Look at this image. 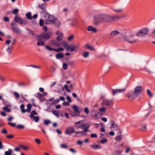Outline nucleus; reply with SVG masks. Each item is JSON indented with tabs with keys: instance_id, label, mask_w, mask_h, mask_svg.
<instances>
[{
	"instance_id": "58836bf2",
	"label": "nucleus",
	"mask_w": 155,
	"mask_h": 155,
	"mask_svg": "<svg viewBox=\"0 0 155 155\" xmlns=\"http://www.w3.org/2000/svg\"><path fill=\"white\" fill-rule=\"evenodd\" d=\"M45 48L47 50L50 51H55V48H51L48 45H46L45 46Z\"/></svg>"
},
{
	"instance_id": "4c0bfd02",
	"label": "nucleus",
	"mask_w": 155,
	"mask_h": 155,
	"mask_svg": "<svg viewBox=\"0 0 155 155\" xmlns=\"http://www.w3.org/2000/svg\"><path fill=\"white\" fill-rule=\"evenodd\" d=\"M90 124L89 123H87L85 124L84 123L83 129L84 128H90Z\"/></svg>"
},
{
	"instance_id": "9d476101",
	"label": "nucleus",
	"mask_w": 155,
	"mask_h": 155,
	"mask_svg": "<svg viewBox=\"0 0 155 155\" xmlns=\"http://www.w3.org/2000/svg\"><path fill=\"white\" fill-rule=\"evenodd\" d=\"M75 131L74 129V127H70L68 128L65 130L64 133L65 134L67 135H69L73 133H75Z\"/></svg>"
},
{
	"instance_id": "09e8293b",
	"label": "nucleus",
	"mask_w": 155,
	"mask_h": 155,
	"mask_svg": "<svg viewBox=\"0 0 155 155\" xmlns=\"http://www.w3.org/2000/svg\"><path fill=\"white\" fill-rule=\"evenodd\" d=\"M51 123V122L50 120H45L44 121V124L47 125H48V124H50Z\"/></svg>"
},
{
	"instance_id": "2eb2a0df",
	"label": "nucleus",
	"mask_w": 155,
	"mask_h": 155,
	"mask_svg": "<svg viewBox=\"0 0 155 155\" xmlns=\"http://www.w3.org/2000/svg\"><path fill=\"white\" fill-rule=\"evenodd\" d=\"M120 34V32L117 30H114L110 33L109 38H112L117 36Z\"/></svg>"
},
{
	"instance_id": "4d7b16f0",
	"label": "nucleus",
	"mask_w": 155,
	"mask_h": 155,
	"mask_svg": "<svg viewBox=\"0 0 155 155\" xmlns=\"http://www.w3.org/2000/svg\"><path fill=\"white\" fill-rule=\"evenodd\" d=\"M18 11V9H15L13 11L12 13L14 14L17 15Z\"/></svg>"
},
{
	"instance_id": "f704fd0d",
	"label": "nucleus",
	"mask_w": 155,
	"mask_h": 155,
	"mask_svg": "<svg viewBox=\"0 0 155 155\" xmlns=\"http://www.w3.org/2000/svg\"><path fill=\"white\" fill-rule=\"evenodd\" d=\"M89 55V53L88 52H83V56L84 58L88 57Z\"/></svg>"
},
{
	"instance_id": "338daca9",
	"label": "nucleus",
	"mask_w": 155,
	"mask_h": 155,
	"mask_svg": "<svg viewBox=\"0 0 155 155\" xmlns=\"http://www.w3.org/2000/svg\"><path fill=\"white\" fill-rule=\"evenodd\" d=\"M63 105L64 106H68L69 105V103L68 102L64 101L63 103Z\"/></svg>"
},
{
	"instance_id": "39448f33",
	"label": "nucleus",
	"mask_w": 155,
	"mask_h": 155,
	"mask_svg": "<svg viewBox=\"0 0 155 155\" xmlns=\"http://www.w3.org/2000/svg\"><path fill=\"white\" fill-rule=\"evenodd\" d=\"M102 104L104 106L106 107L107 108H110L113 104V101L112 100H104L102 103Z\"/></svg>"
},
{
	"instance_id": "864d4df0",
	"label": "nucleus",
	"mask_w": 155,
	"mask_h": 155,
	"mask_svg": "<svg viewBox=\"0 0 155 155\" xmlns=\"http://www.w3.org/2000/svg\"><path fill=\"white\" fill-rule=\"evenodd\" d=\"M16 127L17 128L19 129H22L24 128V126L21 124H20L17 125L16 126Z\"/></svg>"
},
{
	"instance_id": "bf43d9fd",
	"label": "nucleus",
	"mask_w": 155,
	"mask_h": 155,
	"mask_svg": "<svg viewBox=\"0 0 155 155\" xmlns=\"http://www.w3.org/2000/svg\"><path fill=\"white\" fill-rule=\"evenodd\" d=\"M12 47H9L7 49L6 51L9 54H10L11 53L12 51Z\"/></svg>"
},
{
	"instance_id": "13d9d810",
	"label": "nucleus",
	"mask_w": 155,
	"mask_h": 155,
	"mask_svg": "<svg viewBox=\"0 0 155 155\" xmlns=\"http://www.w3.org/2000/svg\"><path fill=\"white\" fill-rule=\"evenodd\" d=\"M107 142V140L106 139H103L101 141V143L102 144H104L105 143H106Z\"/></svg>"
},
{
	"instance_id": "c9c22d12",
	"label": "nucleus",
	"mask_w": 155,
	"mask_h": 155,
	"mask_svg": "<svg viewBox=\"0 0 155 155\" xmlns=\"http://www.w3.org/2000/svg\"><path fill=\"white\" fill-rule=\"evenodd\" d=\"M19 146L20 148L25 150H28L29 149L28 147L23 145H20Z\"/></svg>"
},
{
	"instance_id": "a18cd8bd",
	"label": "nucleus",
	"mask_w": 155,
	"mask_h": 155,
	"mask_svg": "<svg viewBox=\"0 0 155 155\" xmlns=\"http://www.w3.org/2000/svg\"><path fill=\"white\" fill-rule=\"evenodd\" d=\"M72 107L73 108L74 111L78 112V113H79L78 110V109L77 107L75 105H73L72 106Z\"/></svg>"
},
{
	"instance_id": "c756f323",
	"label": "nucleus",
	"mask_w": 155,
	"mask_h": 155,
	"mask_svg": "<svg viewBox=\"0 0 155 155\" xmlns=\"http://www.w3.org/2000/svg\"><path fill=\"white\" fill-rule=\"evenodd\" d=\"M8 106L9 105H5V106L3 108V110L8 112H10L11 110L8 108Z\"/></svg>"
},
{
	"instance_id": "5701e85b",
	"label": "nucleus",
	"mask_w": 155,
	"mask_h": 155,
	"mask_svg": "<svg viewBox=\"0 0 155 155\" xmlns=\"http://www.w3.org/2000/svg\"><path fill=\"white\" fill-rule=\"evenodd\" d=\"M11 28L16 33H20V30L18 27L14 26H12Z\"/></svg>"
},
{
	"instance_id": "3c124183",
	"label": "nucleus",
	"mask_w": 155,
	"mask_h": 155,
	"mask_svg": "<svg viewBox=\"0 0 155 155\" xmlns=\"http://www.w3.org/2000/svg\"><path fill=\"white\" fill-rule=\"evenodd\" d=\"M106 108H107L105 107L101 108L99 109V110L101 112H104L105 111Z\"/></svg>"
},
{
	"instance_id": "7ed1b4c3",
	"label": "nucleus",
	"mask_w": 155,
	"mask_h": 155,
	"mask_svg": "<svg viewBox=\"0 0 155 155\" xmlns=\"http://www.w3.org/2000/svg\"><path fill=\"white\" fill-rule=\"evenodd\" d=\"M123 38L124 40L130 43H135L137 41V39L135 38L133 35H130L129 37L124 36Z\"/></svg>"
},
{
	"instance_id": "79ce46f5",
	"label": "nucleus",
	"mask_w": 155,
	"mask_h": 155,
	"mask_svg": "<svg viewBox=\"0 0 155 155\" xmlns=\"http://www.w3.org/2000/svg\"><path fill=\"white\" fill-rule=\"evenodd\" d=\"M20 107L21 109V111L22 113H25L26 111L24 109L25 107V106L24 104H21L20 106Z\"/></svg>"
},
{
	"instance_id": "6e6d98bb",
	"label": "nucleus",
	"mask_w": 155,
	"mask_h": 155,
	"mask_svg": "<svg viewBox=\"0 0 155 155\" xmlns=\"http://www.w3.org/2000/svg\"><path fill=\"white\" fill-rule=\"evenodd\" d=\"M64 87L66 90V91L68 92H71V91L68 89V85L67 84H65L64 86Z\"/></svg>"
},
{
	"instance_id": "0e129e2a",
	"label": "nucleus",
	"mask_w": 155,
	"mask_h": 155,
	"mask_svg": "<svg viewBox=\"0 0 155 155\" xmlns=\"http://www.w3.org/2000/svg\"><path fill=\"white\" fill-rule=\"evenodd\" d=\"M35 141L36 143L38 144H39L41 143V140L38 139H35Z\"/></svg>"
},
{
	"instance_id": "5fc2aeb1",
	"label": "nucleus",
	"mask_w": 155,
	"mask_h": 155,
	"mask_svg": "<svg viewBox=\"0 0 155 155\" xmlns=\"http://www.w3.org/2000/svg\"><path fill=\"white\" fill-rule=\"evenodd\" d=\"M140 130L142 131H145L146 130V126H143L141 127L140 129Z\"/></svg>"
},
{
	"instance_id": "dca6fc26",
	"label": "nucleus",
	"mask_w": 155,
	"mask_h": 155,
	"mask_svg": "<svg viewBox=\"0 0 155 155\" xmlns=\"http://www.w3.org/2000/svg\"><path fill=\"white\" fill-rule=\"evenodd\" d=\"M75 124L76 127L77 128L83 129L84 123L83 121L80 120L78 122H75Z\"/></svg>"
},
{
	"instance_id": "c85d7f7f",
	"label": "nucleus",
	"mask_w": 155,
	"mask_h": 155,
	"mask_svg": "<svg viewBox=\"0 0 155 155\" xmlns=\"http://www.w3.org/2000/svg\"><path fill=\"white\" fill-rule=\"evenodd\" d=\"M26 16L27 18L29 20H31L33 18V17L31 15V13L30 12L27 13Z\"/></svg>"
},
{
	"instance_id": "4be33fe9",
	"label": "nucleus",
	"mask_w": 155,
	"mask_h": 155,
	"mask_svg": "<svg viewBox=\"0 0 155 155\" xmlns=\"http://www.w3.org/2000/svg\"><path fill=\"white\" fill-rule=\"evenodd\" d=\"M87 29L89 31H92L94 33L96 32L97 31V29L96 28H93L91 26H89L87 28Z\"/></svg>"
},
{
	"instance_id": "e2e57ef3",
	"label": "nucleus",
	"mask_w": 155,
	"mask_h": 155,
	"mask_svg": "<svg viewBox=\"0 0 155 155\" xmlns=\"http://www.w3.org/2000/svg\"><path fill=\"white\" fill-rule=\"evenodd\" d=\"M84 112L86 114H88L89 113V110H88V108L87 107H86L85 108L84 110Z\"/></svg>"
},
{
	"instance_id": "e433bc0d",
	"label": "nucleus",
	"mask_w": 155,
	"mask_h": 155,
	"mask_svg": "<svg viewBox=\"0 0 155 155\" xmlns=\"http://www.w3.org/2000/svg\"><path fill=\"white\" fill-rule=\"evenodd\" d=\"M12 150L11 149H8V151H6L5 152V155H11L12 153Z\"/></svg>"
},
{
	"instance_id": "cd10ccee",
	"label": "nucleus",
	"mask_w": 155,
	"mask_h": 155,
	"mask_svg": "<svg viewBox=\"0 0 155 155\" xmlns=\"http://www.w3.org/2000/svg\"><path fill=\"white\" fill-rule=\"evenodd\" d=\"M70 113L72 117L77 116L79 114V113H78L77 112L73 111H70Z\"/></svg>"
},
{
	"instance_id": "0eeeda50",
	"label": "nucleus",
	"mask_w": 155,
	"mask_h": 155,
	"mask_svg": "<svg viewBox=\"0 0 155 155\" xmlns=\"http://www.w3.org/2000/svg\"><path fill=\"white\" fill-rule=\"evenodd\" d=\"M79 47V45H70L67 46L66 49L68 51L76 52L78 49Z\"/></svg>"
},
{
	"instance_id": "1a4fd4ad",
	"label": "nucleus",
	"mask_w": 155,
	"mask_h": 155,
	"mask_svg": "<svg viewBox=\"0 0 155 155\" xmlns=\"http://www.w3.org/2000/svg\"><path fill=\"white\" fill-rule=\"evenodd\" d=\"M124 17L122 16H120L117 15L111 16L109 15V22L115 21Z\"/></svg>"
},
{
	"instance_id": "4468645a",
	"label": "nucleus",
	"mask_w": 155,
	"mask_h": 155,
	"mask_svg": "<svg viewBox=\"0 0 155 155\" xmlns=\"http://www.w3.org/2000/svg\"><path fill=\"white\" fill-rule=\"evenodd\" d=\"M126 88H124L122 89H113V95H114L118 93H124L126 90Z\"/></svg>"
},
{
	"instance_id": "052dcab7",
	"label": "nucleus",
	"mask_w": 155,
	"mask_h": 155,
	"mask_svg": "<svg viewBox=\"0 0 155 155\" xmlns=\"http://www.w3.org/2000/svg\"><path fill=\"white\" fill-rule=\"evenodd\" d=\"M26 29L29 31V33L31 35H34V32L33 31L27 28H26Z\"/></svg>"
},
{
	"instance_id": "c03bdc74",
	"label": "nucleus",
	"mask_w": 155,
	"mask_h": 155,
	"mask_svg": "<svg viewBox=\"0 0 155 155\" xmlns=\"http://www.w3.org/2000/svg\"><path fill=\"white\" fill-rule=\"evenodd\" d=\"M27 67H31L36 68H40L41 67L39 66H37L35 65L31 64L27 66Z\"/></svg>"
},
{
	"instance_id": "680f3d73",
	"label": "nucleus",
	"mask_w": 155,
	"mask_h": 155,
	"mask_svg": "<svg viewBox=\"0 0 155 155\" xmlns=\"http://www.w3.org/2000/svg\"><path fill=\"white\" fill-rule=\"evenodd\" d=\"M63 68L64 69L66 70L68 68V65L66 63H64L63 65Z\"/></svg>"
},
{
	"instance_id": "a211bd4d",
	"label": "nucleus",
	"mask_w": 155,
	"mask_h": 155,
	"mask_svg": "<svg viewBox=\"0 0 155 155\" xmlns=\"http://www.w3.org/2000/svg\"><path fill=\"white\" fill-rule=\"evenodd\" d=\"M50 43L51 44L56 47H59L61 45L60 43L55 40H51L50 41Z\"/></svg>"
},
{
	"instance_id": "37998d69",
	"label": "nucleus",
	"mask_w": 155,
	"mask_h": 155,
	"mask_svg": "<svg viewBox=\"0 0 155 155\" xmlns=\"http://www.w3.org/2000/svg\"><path fill=\"white\" fill-rule=\"evenodd\" d=\"M36 122H38L39 120V118L38 116H34L32 118Z\"/></svg>"
},
{
	"instance_id": "9b49d317",
	"label": "nucleus",
	"mask_w": 155,
	"mask_h": 155,
	"mask_svg": "<svg viewBox=\"0 0 155 155\" xmlns=\"http://www.w3.org/2000/svg\"><path fill=\"white\" fill-rule=\"evenodd\" d=\"M110 123L111 124V126L110 128L111 130L115 131L118 130L119 129V127L118 126L117 124L115 123L114 120H111Z\"/></svg>"
},
{
	"instance_id": "603ef678",
	"label": "nucleus",
	"mask_w": 155,
	"mask_h": 155,
	"mask_svg": "<svg viewBox=\"0 0 155 155\" xmlns=\"http://www.w3.org/2000/svg\"><path fill=\"white\" fill-rule=\"evenodd\" d=\"M13 94L16 98H19L20 97V95L18 93L16 92H14L13 93Z\"/></svg>"
},
{
	"instance_id": "8fccbe9b",
	"label": "nucleus",
	"mask_w": 155,
	"mask_h": 155,
	"mask_svg": "<svg viewBox=\"0 0 155 155\" xmlns=\"http://www.w3.org/2000/svg\"><path fill=\"white\" fill-rule=\"evenodd\" d=\"M147 93L148 95L150 97H152L153 96V94H151V91L149 89L147 90Z\"/></svg>"
},
{
	"instance_id": "ddd939ff",
	"label": "nucleus",
	"mask_w": 155,
	"mask_h": 155,
	"mask_svg": "<svg viewBox=\"0 0 155 155\" xmlns=\"http://www.w3.org/2000/svg\"><path fill=\"white\" fill-rule=\"evenodd\" d=\"M142 91V87L141 86H138L135 88L134 92L138 96L141 93Z\"/></svg>"
},
{
	"instance_id": "f3484780",
	"label": "nucleus",
	"mask_w": 155,
	"mask_h": 155,
	"mask_svg": "<svg viewBox=\"0 0 155 155\" xmlns=\"http://www.w3.org/2000/svg\"><path fill=\"white\" fill-rule=\"evenodd\" d=\"M55 34L58 35V36L57 37V39L58 41H60L62 40L63 38V34L60 31H58L56 32Z\"/></svg>"
},
{
	"instance_id": "b1692460",
	"label": "nucleus",
	"mask_w": 155,
	"mask_h": 155,
	"mask_svg": "<svg viewBox=\"0 0 155 155\" xmlns=\"http://www.w3.org/2000/svg\"><path fill=\"white\" fill-rule=\"evenodd\" d=\"M91 148L93 149H97L101 148V147L100 145L96 144H92L90 146Z\"/></svg>"
},
{
	"instance_id": "bb28decb",
	"label": "nucleus",
	"mask_w": 155,
	"mask_h": 155,
	"mask_svg": "<svg viewBox=\"0 0 155 155\" xmlns=\"http://www.w3.org/2000/svg\"><path fill=\"white\" fill-rule=\"evenodd\" d=\"M111 9L117 13H121L123 12V9L121 8H112Z\"/></svg>"
},
{
	"instance_id": "774afa93",
	"label": "nucleus",
	"mask_w": 155,
	"mask_h": 155,
	"mask_svg": "<svg viewBox=\"0 0 155 155\" xmlns=\"http://www.w3.org/2000/svg\"><path fill=\"white\" fill-rule=\"evenodd\" d=\"M73 35H71L68 38V39L69 41H70L73 39Z\"/></svg>"
},
{
	"instance_id": "20e7f679",
	"label": "nucleus",
	"mask_w": 155,
	"mask_h": 155,
	"mask_svg": "<svg viewBox=\"0 0 155 155\" xmlns=\"http://www.w3.org/2000/svg\"><path fill=\"white\" fill-rule=\"evenodd\" d=\"M149 32V29L148 28H144L140 29L137 34L136 35L138 37H142V36L147 35Z\"/></svg>"
},
{
	"instance_id": "f257e3e1",
	"label": "nucleus",
	"mask_w": 155,
	"mask_h": 155,
	"mask_svg": "<svg viewBox=\"0 0 155 155\" xmlns=\"http://www.w3.org/2000/svg\"><path fill=\"white\" fill-rule=\"evenodd\" d=\"M44 17L45 24H51L54 23V21L55 18L54 16L47 13L45 14Z\"/></svg>"
},
{
	"instance_id": "423d86ee",
	"label": "nucleus",
	"mask_w": 155,
	"mask_h": 155,
	"mask_svg": "<svg viewBox=\"0 0 155 155\" xmlns=\"http://www.w3.org/2000/svg\"><path fill=\"white\" fill-rule=\"evenodd\" d=\"M125 96L130 101H132L134 100L137 96L134 91H130V92L128 93L125 94Z\"/></svg>"
},
{
	"instance_id": "a19ab883",
	"label": "nucleus",
	"mask_w": 155,
	"mask_h": 155,
	"mask_svg": "<svg viewBox=\"0 0 155 155\" xmlns=\"http://www.w3.org/2000/svg\"><path fill=\"white\" fill-rule=\"evenodd\" d=\"M41 40L40 41H38L37 43V45H38V46H43L44 45H45V43L42 41H41Z\"/></svg>"
},
{
	"instance_id": "2f4dec72",
	"label": "nucleus",
	"mask_w": 155,
	"mask_h": 155,
	"mask_svg": "<svg viewBox=\"0 0 155 155\" xmlns=\"http://www.w3.org/2000/svg\"><path fill=\"white\" fill-rule=\"evenodd\" d=\"M27 109L25 110L27 112L29 113L31 111V105L30 104H28L27 105Z\"/></svg>"
},
{
	"instance_id": "69168bd1",
	"label": "nucleus",
	"mask_w": 155,
	"mask_h": 155,
	"mask_svg": "<svg viewBox=\"0 0 155 155\" xmlns=\"http://www.w3.org/2000/svg\"><path fill=\"white\" fill-rule=\"evenodd\" d=\"M90 136L91 138H97V135L95 134H92Z\"/></svg>"
},
{
	"instance_id": "72a5a7b5",
	"label": "nucleus",
	"mask_w": 155,
	"mask_h": 155,
	"mask_svg": "<svg viewBox=\"0 0 155 155\" xmlns=\"http://www.w3.org/2000/svg\"><path fill=\"white\" fill-rule=\"evenodd\" d=\"M85 48L88 49L91 51H93L94 49V48L93 47L89 45L88 44H87L85 45Z\"/></svg>"
},
{
	"instance_id": "49530a36",
	"label": "nucleus",
	"mask_w": 155,
	"mask_h": 155,
	"mask_svg": "<svg viewBox=\"0 0 155 155\" xmlns=\"http://www.w3.org/2000/svg\"><path fill=\"white\" fill-rule=\"evenodd\" d=\"M39 25L41 26H42L44 25V21L43 20L41 19L39 21Z\"/></svg>"
},
{
	"instance_id": "7c9ffc66",
	"label": "nucleus",
	"mask_w": 155,
	"mask_h": 155,
	"mask_svg": "<svg viewBox=\"0 0 155 155\" xmlns=\"http://www.w3.org/2000/svg\"><path fill=\"white\" fill-rule=\"evenodd\" d=\"M51 112L54 115L58 117H59V114L58 111L56 110H53Z\"/></svg>"
},
{
	"instance_id": "473e14b6",
	"label": "nucleus",
	"mask_w": 155,
	"mask_h": 155,
	"mask_svg": "<svg viewBox=\"0 0 155 155\" xmlns=\"http://www.w3.org/2000/svg\"><path fill=\"white\" fill-rule=\"evenodd\" d=\"M37 114V112L35 110H33L31 111V114L30 115V117L31 118L35 116H34V115H36Z\"/></svg>"
},
{
	"instance_id": "6e6552de",
	"label": "nucleus",
	"mask_w": 155,
	"mask_h": 155,
	"mask_svg": "<svg viewBox=\"0 0 155 155\" xmlns=\"http://www.w3.org/2000/svg\"><path fill=\"white\" fill-rule=\"evenodd\" d=\"M101 15H96L94 18V24L95 25H97L102 22L101 19Z\"/></svg>"
},
{
	"instance_id": "a878e982",
	"label": "nucleus",
	"mask_w": 155,
	"mask_h": 155,
	"mask_svg": "<svg viewBox=\"0 0 155 155\" xmlns=\"http://www.w3.org/2000/svg\"><path fill=\"white\" fill-rule=\"evenodd\" d=\"M64 57V55L63 53H60L59 54H57L56 55V58L57 59H59L61 58H62Z\"/></svg>"
},
{
	"instance_id": "f03ea898",
	"label": "nucleus",
	"mask_w": 155,
	"mask_h": 155,
	"mask_svg": "<svg viewBox=\"0 0 155 155\" xmlns=\"http://www.w3.org/2000/svg\"><path fill=\"white\" fill-rule=\"evenodd\" d=\"M53 34L52 32L43 33L38 36L37 40L40 41L43 39L45 40H48L51 38Z\"/></svg>"
},
{
	"instance_id": "393cba45",
	"label": "nucleus",
	"mask_w": 155,
	"mask_h": 155,
	"mask_svg": "<svg viewBox=\"0 0 155 155\" xmlns=\"http://www.w3.org/2000/svg\"><path fill=\"white\" fill-rule=\"evenodd\" d=\"M38 7L42 10L43 12H46V7L44 4H43L40 5H39Z\"/></svg>"
},
{
	"instance_id": "f8f14e48",
	"label": "nucleus",
	"mask_w": 155,
	"mask_h": 155,
	"mask_svg": "<svg viewBox=\"0 0 155 155\" xmlns=\"http://www.w3.org/2000/svg\"><path fill=\"white\" fill-rule=\"evenodd\" d=\"M100 15L101 18L102 20V23L109 22V15L103 14Z\"/></svg>"
},
{
	"instance_id": "de8ad7c7",
	"label": "nucleus",
	"mask_w": 155,
	"mask_h": 155,
	"mask_svg": "<svg viewBox=\"0 0 155 155\" xmlns=\"http://www.w3.org/2000/svg\"><path fill=\"white\" fill-rule=\"evenodd\" d=\"M64 50V49L62 48H59L57 49H55V51L59 52L60 51H62Z\"/></svg>"
},
{
	"instance_id": "412c9836",
	"label": "nucleus",
	"mask_w": 155,
	"mask_h": 155,
	"mask_svg": "<svg viewBox=\"0 0 155 155\" xmlns=\"http://www.w3.org/2000/svg\"><path fill=\"white\" fill-rule=\"evenodd\" d=\"M76 135L74 136H84L86 134H85L84 131H78L75 132Z\"/></svg>"
},
{
	"instance_id": "aec40b11",
	"label": "nucleus",
	"mask_w": 155,
	"mask_h": 155,
	"mask_svg": "<svg viewBox=\"0 0 155 155\" xmlns=\"http://www.w3.org/2000/svg\"><path fill=\"white\" fill-rule=\"evenodd\" d=\"M54 24L57 28H58L61 25V23L56 18H55L54 21Z\"/></svg>"
},
{
	"instance_id": "ea45409f",
	"label": "nucleus",
	"mask_w": 155,
	"mask_h": 155,
	"mask_svg": "<svg viewBox=\"0 0 155 155\" xmlns=\"http://www.w3.org/2000/svg\"><path fill=\"white\" fill-rule=\"evenodd\" d=\"M61 44L62 46L66 48H67V46L68 45L67 43L64 41H62Z\"/></svg>"
},
{
	"instance_id": "6ab92c4d",
	"label": "nucleus",
	"mask_w": 155,
	"mask_h": 155,
	"mask_svg": "<svg viewBox=\"0 0 155 155\" xmlns=\"http://www.w3.org/2000/svg\"><path fill=\"white\" fill-rule=\"evenodd\" d=\"M14 20L16 22L20 24H21L23 23V19L18 16H15V17Z\"/></svg>"
}]
</instances>
